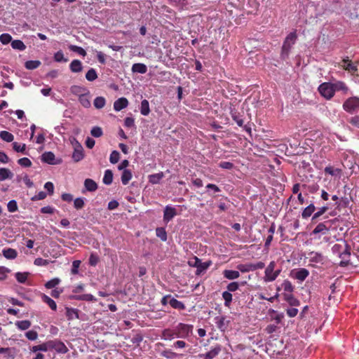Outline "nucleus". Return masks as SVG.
I'll list each match as a JSON object with an SVG mask.
<instances>
[{
	"label": "nucleus",
	"mask_w": 359,
	"mask_h": 359,
	"mask_svg": "<svg viewBox=\"0 0 359 359\" xmlns=\"http://www.w3.org/2000/svg\"><path fill=\"white\" fill-rule=\"evenodd\" d=\"M332 251L341 259L339 265L346 266L349 264H353L351 260V248L345 241L341 240L339 243H336L332 247Z\"/></svg>",
	"instance_id": "1"
},
{
	"label": "nucleus",
	"mask_w": 359,
	"mask_h": 359,
	"mask_svg": "<svg viewBox=\"0 0 359 359\" xmlns=\"http://www.w3.org/2000/svg\"><path fill=\"white\" fill-rule=\"evenodd\" d=\"M297 34L296 31L290 32L285 39L280 52V58L283 60L288 59L293 45L296 43Z\"/></svg>",
	"instance_id": "2"
},
{
	"label": "nucleus",
	"mask_w": 359,
	"mask_h": 359,
	"mask_svg": "<svg viewBox=\"0 0 359 359\" xmlns=\"http://www.w3.org/2000/svg\"><path fill=\"white\" fill-rule=\"evenodd\" d=\"M276 263L275 261H271L266 267L264 271V276L263 280L265 283L274 281L281 273V269H275Z\"/></svg>",
	"instance_id": "3"
},
{
	"label": "nucleus",
	"mask_w": 359,
	"mask_h": 359,
	"mask_svg": "<svg viewBox=\"0 0 359 359\" xmlns=\"http://www.w3.org/2000/svg\"><path fill=\"white\" fill-rule=\"evenodd\" d=\"M193 327L192 325L180 323L175 327L177 338H188L192 334Z\"/></svg>",
	"instance_id": "4"
},
{
	"label": "nucleus",
	"mask_w": 359,
	"mask_h": 359,
	"mask_svg": "<svg viewBox=\"0 0 359 359\" xmlns=\"http://www.w3.org/2000/svg\"><path fill=\"white\" fill-rule=\"evenodd\" d=\"M318 91L323 97L328 100L334 95L332 83L325 82L321 83L318 87Z\"/></svg>",
	"instance_id": "5"
},
{
	"label": "nucleus",
	"mask_w": 359,
	"mask_h": 359,
	"mask_svg": "<svg viewBox=\"0 0 359 359\" xmlns=\"http://www.w3.org/2000/svg\"><path fill=\"white\" fill-rule=\"evenodd\" d=\"M334 219L326 220L323 222L319 223L316 228L312 231L311 234L316 235L318 233L326 234L331 229L334 222Z\"/></svg>",
	"instance_id": "6"
},
{
	"label": "nucleus",
	"mask_w": 359,
	"mask_h": 359,
	"mask_svg": "<svg viewBox=\"0 0 359 359\" xmlns=\"http://www.w3.org/2000/svg\"><path fill=\"white\" fill-rule=\"evenodd\" d=\"M343 109L348 113H353L355 110L359 109V98L352 97L347 99L343 104Z\"/></svg>",
	"instance_id": "7"
},
{
	"label": "nucleus",
	"mask_w": 359,
	"mask_h": 359,
	"mask_svg": "<svg viewBox=\"0 0 359 359\" xmlns=\"http://www.w3.org/2000/svg\"><path fill=\"white\" fill-rule=\"evenodd\" d=\"M51 349H54L60 353H66L68 351V348L65 344L62 341L57 339L49 341V350Z\"/></svg>",
	"instance_id": "8"
},
{
	"label": "nucleus",
	"mask_w": 359,
	"mask_h": 359,
	"mask_svg": "<svg viewBox=\"0 0 359 359\" xmlns=\"http://www.w3.org/2000/svg\"><path fill=\"white\" fill-rule=\"evenodd\" d=\"M339 65L344 70L348 71L352 74H355V72H358L357 66L348 59V57L344 58L341 60V64H339Z\"/></svg>",
	"instance_id": "9"
},
{
	"label": "nucleus",
	"mask_w": 359,
	"mask_h": 359,
	"mask_svg": "<svg viewBox=\"0 0 359 359\" xmlns=\"http://www.w3.org/2000/svg\"><path fill=\"white\" fill-rule=\"evenodd\" d=\"M177 215V210L175 208L166 205L163 211V221L168 222Z\"/></svg>",
	"instance_id": "10"
},
{
	"label": "nucleus",
	"mask_w": 359,
	"mask_h": 359,
	"mask_svg": "<svg viewBox=\"0 0 359 359\" xmlns=\"http://www.w3.org/2000/svg\"><path fill=\"white\" fill-rule=\"evenodd\" d=\"M217 327L222 332H224L228 326L229 321L226 319L225 316H217L214 319Z\"/></svg>",
	"instance_id": "11"
},
{
	"label": "nucleus",
	"mask_w": 359,
	"mask_h": 359,
	"mask_svg": "<svg viewBox=\"0 0 359 359\" xmlns=\"http://www.w3.org/2000/svg\"><path fill=\"white\" fill-rule=\"evenodd\" d=\"M221 346L217 345L214 348H212L210 351L205 354H199L198 357L203 359H213L215 358L220 352H221Z\"/></svg>",
	"instance_id": "12"
},
{
	"label": "nucleus",
	"mask_w": 359,
	"mask_h": 359,
	"mask_svg": "<svg viewBox=\"0 0 359 359\" xmlns=\"http://www.w3.org/2000/svg\"><path fill=\"white\" fill-rule=\"evenodd\" d=\"M41 161L50 165H57L60 161H55V154L51 151H46L41 155Z\"/></svg>",
	"instance_id": "13"
},
{
	"label": "nucleus",
	"mask_w": 359,
	"mask_h": 359,
	"mask_svg": "<svg viewBox=\"0 0 359 359\" xmlns=\"http://www.w3.org/2000/svg\"><path fill=\"white\" fill-rule=\"evenodd\" d=\"M69 299L86 302H95L97 300L96 298L90 294L70 295Z\"/></svg>",
	"instance_id": "14"
},
{
	"label": "nucleus",
	"mask_w": 359,
	"mask_h": 359,
	"mask_svg": "<svg viewBox=\"0 0 359 359\" xmlns=\"http://www.w3.org/2000/svg\"><path fill=\"white\" fill-rule=\"evenodd\" d=\"M128 105V101L126 97H121L114 102V109L116 111H119L125 109Z\"/></svg>",
	"instance_id": "15"
},
{
	"label": "nucleus",
	"mask_w": 359,
	"mask_h": 359,
	"mask_svg": "<svg viewBox=\"0 0 359 359\" xmlns=\"http://www.w3.org/2000/svg\"><path fill=\"white\" fill-rule=\"evenodd\" d=\"M309 275V271L306 269L301 268L294 273L293 277L302 282L306 280Z\"/></svg>",
	"instance_id": "16"
},
{
	"label": "nucleus",
	"mask_w": 359,
	"mask_h": 359,
	"mask_svg": "<svg viewBox=\"0 0 359 359\" xmlns=\"http://www.w3.org/2000/svg\"><path fill=\"white\" fill-rule=\"evenodd\" d=\"M212 262L211 260H208L205 262H202L200 259V264H198V266L196 267V275L199 276L203 272H205L211 265Z\"/></svg>",
	"instance_id": "17"
},
{
	"label": "nucleus",
	"mask_w": 359,
	"mask_h": 359,
	"mask_svg": "<svg viewBox=\"0 0 359 359\" xmlns=\"http://www.w3.org/2000/svg\"><path fill=\"white\" fill-rule=\"evenodd\" d=\"M325 173L330 175L334 177H338L339 178L341 177L342 174V170L340 168H335L333 166L329 165L325 167Z\"/></svg>",
	"instance_id": "18"
},
{
	"label": "nucleus",
	"mask_w": 359,
	"mask_h": 359,
	"mask_svg": "<svg viewBox=\"0 0 359 359\" xmlns=\"http://www.w3.org/2000/svg\"><path fill=\"white\" fill-rule=\"evenodd\" d=\"M66 316L67 318V320H72L74 319H79V310L74 308H66Z\"/></svg>",
	"instance_id": "19"
},
{
	"label": "nucleus",
	"mask_w": 359,
	"mask_h": 359,
	"mask_svg": "<svg viewBox=\"0 0 359 359\" xmlns=\"http://www.w3.org/2000/svg\"><path fill=\"white\" fill-rule=\"evenodd\" d=\"M283 297L284 299L292 306H297L300 304V302L292 293H285Z\"/></svg>",
	"instance_id": "20"
},
{
	"label": "nucleus",
	"mask_w": 359,
	"mask_h": 359,
	"mask_svg": "<svg viewBox=\"0 0 359 359\" xmlns=\"http://www.w3.org/2000/svg\"><path fill=\"white\" fill-rule=\"evenodd\" d=\"M79 101L85 108H89L91 106L90 101L89 92L79 95Z\"/></svg>",
	"instance_id": "21"
},
{
	"label": "nucleus",
	"mask_w": 359,
	"mask_h": 359,
	"mask_svg": "<svg viewBox=\"0 0 359 359\" xmlns=\"http://www.w3.org/2000/svg\"><path fill=\"white\" fill-rule=\"evenodd\" d=\"M70 70L74 73H78L82 71L83 65L80 60H74L69 65Z\"/></svg>",
	"instance_id": "22"
},
{
	"label": "nucleus",
	"mask_w": 359,
	"mask_h": 359,
	"mask_svg": "<svg viewBox=\"0 0 359 359\" xmlns=\"http://www.w3.org/2000/svg\"><path fill=\"white\" fill-rule=\"evenodd\" d=\"M133 73L145 74L147 72V67L143 63H135L131 69Z\"/></svg>",
	"instance_id": "23"
},
{
	"label": "nucleus",
	"mask_w": 359,
	"mask_h": 359,
	"mask_svg": "<svg viewBox=\"0 0 359 359\" xmlns=\"http://www.w3.org/2000/svg\"><path fill=\"white\" fill-rule=\"evenodd\" d=\"M177 338L175 329H165L162 332V339L165 340H172Z\"/></svg>",
	"instance_id": "24"
},
{
	"label": "nucleus",
	"mask_w": 359,
	"mask_h": 359,
	"mask_svg": "<svg viewBox=\"0 0 359 359\" xmlns=\"http://www.w3.org/2000/svg\"><path fill=\"white\" fill-rule=\"evenodd\" d=\"M332 86L334 93L336 91H343L344 93H346L348 90V86L343 81H339L335 83H332Z\"/></svg>",
	"instance_id": "25"
},
{
	"label": "nucleus",
	"mask_w": 359,
	"mask_h": 359,
	"mask_svg": "<svg viewBox=\"0 0 359 359\" xmlns=\"http://www.w3.org/2000/svg\"><path fill=\"white\" fill-rule=\"evenodd\" d=\"M30 350L33 353H36L38 351L46 352L49 350V341L39 345L33 346Z\"/></svg>",
	"instance_id": "26"
},
{
	"label": "nucleus",
	"mask_w": 359,
	"mask_h": 359,
	"mask_svg": "<svg viewBox=\"0 0 359 359\" xmlns=\"http://www.w3.org/2000/svg\"><path fill=\"white\" fill-rule=\"evenodd\" d=\"M310 261L316 263H323L324 257L320 252H311L309 254Z\"/></svg>",
	"instance_id": "27"
},
{
	"label": "nucleus",
	"mask_w": 359,
	"mask_h": 359,
	"mask_svg": "<svg viewBox=\"0 0 359 359\" xmlns=\"http://www.w3.org/2000/svg\"><path fill=\"white\" fill-rule=\"evenodd\" d=\"M224 277L229 280H234L240 276V273L234 270H224L223 271Z\"/></svg>",
	"instance_id": "28"
},
{
	"label": "nucleus",
	"mask_w": 359,
	"mask_h": 359,
	"mask_svg": "<svg viewBox=\"0 0 359 359\" xmlns=\"http://www.w3.org/2000/svg\"><path fill=\"white\" fill-rule=\"evenodd\" d=\"M3 255L8 259H13L17 257L18 252L15 249L6 248L2 251Z\"/></svg>",
	"instance_id": "29"
},
{
	"label": "nucleus",
	"mask_w": 359,
	"mask_h": 359,
	"mask_svg": "<svg viewBox=\"0 0 359 359\" xmlns=\"http://www.w3.org/2000/svg\"><path fill=\"white\" fill-rule=\"evenodd\" d=\"M84 187L88 191H95L97 189V183L91 179H86L84 181Z\"/></svg>",
	"instance_id": "30"
},
{
	"label": "nucleus",
	"mask_w": 359,
	"mask_h": 359,
	"mask_svg": "<svg viewBox=\"0 0 359 359\" xmlns=\"http://www.w3.org/2000/svg\"><path fill=\"white\" fill-rule=\"evenodd\" d=\"M13 176V172L8 168H0V180L4 181L6 179H11Z\"/></svg>",
	"instance_id": "31"
},
{
	"label": "nucleus",
	"mask_w": 359,
	"mask_h": 359,
	"mask_svg": "<svg viewBox=\"0 0 359 359\" xmlns=\"http://www.w3.org/2000/svg\"><path fill=\"white\" fill-rule=\"evenodd\" d=\"M316 210V207L313 204H310L306 208H305L302 212V216L304 219H307L308 217H311V215Z\"/></svg>",
	"instance_id": "32"
},
{
	"label": "nucleus",
	"mask_w": 359,
	"mask_h": 359,
	"mask_svg": "<svg viewBox=\"0 0 359 359\" xmlns=\"http://www.w3.org/2000/svg\"><path fill=\"white\" fill-rule=\"evenodd\" d=\"M170 305L175 309L184 310L186 306L184 304L175 298H171L169 301Z\"/></svg>",
	"instance_id": "33"
},
{
	"label": "nucleus",
	"mask_w": 359,
	"mask_h": 359,
	"mask_svg": "<svg viewBox=\"0 0 359 359\" xmlns=\"http://www.w3.org/2000/svg\"><path fill=\"white\" fill-rule=\"evenodd\" d=\"M84 158L83 148L74 149L72 154V158L74 162H79Z\"/></svg>",
	"instance_id": "34"
},
{
	"label": "nucleus",
	"mask_w": 359,
	"mask_h": 359,
	"mask_svg": "<svg viewBox=\"0 0 359 359\" xmlns=\"http://www.w3.org/2000/svg\"><path fill=\"white\" fill-rule=\"evenodd\" d=\"M42 301L47 304L48 306L53 310L56 311L57 309V304L54 300H53L50 297L47 296L46 294H43L41 296Z\"/></svg>",
	"instance_id": "35"
},
{
	"label": "nucleus",
	"mask_w": 359,
	"mask_h": 359,
	"mask_svg": "<svg viewBox=\"0 0 359 359\" xmlns=\"http://www.w3.org/2000/svg\"><path fill=\"white\" fill-rule=\"evenodd\" d=\"M11 47L15 50H18L22 51L26 49L25 44L23 43L22 41L19 40V39L13 40L11 41Z\"/></svg>",
	"instance_id": "36"
},
{
	"label": "nucleus",
	"mask_w": 359,
	"mask_h": 359,
	"mask_svg": "<svg viewBox=\"0 0 359 359\" xmlns=\"http://www.w3.org/2000/svg\"><path fill=\"white\" fill-rule=\"evenodd\" d=\"M32 325V323L28 320H19L15 322V326L20 330H26Z\"/></svg>",
	"instance_id": "37"
},
{
	"label": "nucleus",
	"mask_w": 359,
	"mask_h": 359,
	"mask_svg": "<svg viewBox=\"0 0 359 359\" xmlns=\"http://www.w3.org/2000/svg\"><path fill=\"white\" fill-rule=\"evenodd\" d=\"M132 178V172L130 170L125 169L121 175L122 184L126 185Z\"/></svg>",
	"instance_id": "38"
},
{
	"label": "nucleus",
	"mask_w": 359,
	"mask_h": 359,
	"mask_svg": "<svg viewBox=\"0 0 359 359\" xmlns=\"http://www.w3.org/2000/svg\"><path fill=\"white\" fill-rule=\"evenodd\" d=\"M140 112L144 116H147L149 114L150 108L148 100H143L141 102Z\"/></svg>",
	"instance_id": "39"
},
{
	"label": "nucleus",
	"mask_w": 359,
	"mask_h": 359,
	"mask_svg": "<svg viewBox=\"0 0 359 359\" xmlns=\"http://www.w3.org/2000/svg\"><path fill=\"white\" fill-rule=\"evenodd\" d=\"M41 62L39 60H28L25 63L27 69L32 70L38 68Z\"/></svg>",
	"instance_id": "40"
},
{
	"label": "nucleus",
	"mask_w": 359,
	"mask_h": 359,
	"mask_svg": "<svg viewBox=\"0 0 359 359\" xmlns=\"http://www.w3.org/2000/svg\"><path fill=\"white\" fill-rule=\"evenodd\" d=\"M102 181L103 183L107 185H109L112 183L113 172L111 170H105Z\"/></svg>",
	"instance_id": "41"
},
{
	"label": "nucleus",
	"mask_w": 359,
	"mask_h": 359,
	"mask_svg": "<svg viewBox=\"0 0 359 359\" xmlns=\"http://www.w3.org/2000/svg\"><path fill=\"white\" fill-rule=\"evenodd\" d=\"M0 138L6 142H11L14 139V136L8 131L2 130L0 133Z\"/></svg>",
	"instance_id": "42"
},
{
	"label": "nucleus",
	"mask_w": 359,
	"mask_h": 359,
	"mask_svg": "<svg viewBox=\"0 0 359 359\" xmlns=\"http://www.w3.org/2000/svg\"><path fill=\"white\" fill-rule=\"evenodd\" d=\"M106 104V100L104 97H97L93 102V104L96 109H102Z\"/></svg>",
	"instance_id": "43"
},
{
	"label": "nucleus",
	"mask_w": 359,
	"mask_h": 359,
	"mask_svg": "<svg viewBox=\"0 0 359 359\" xmlns=\"http://www.w3.org/2000/svg\"><path fill=\"white\" fill-rule=\"evenodd\" d=\"M222 298L224 300V306L226 307H230L231 303L232 302V294L231 292L228 291H224L222 292Z\"/></svg>",
	"instance_id": "44"
},
{
	"label": "nucleus",
	"mask_w": 359,
	"mask_h": 359,
	"mask_svg": "<svg viewBox=\"0 0 359 359\" xmlns=\"http://www.w3.org/2000/svg\"><path fill=\"white\" fill-rule=\"evenodd\" d=\"M97 78V74L95 69L90 68L86 74V79L88 81H93Z\"/></svg>",
	"instance_id": "45"
},
{
	"label": "nucleus",
	"mask_w": 359,
	"mask_h": 359,
	"mask_svg": "<svg viewBox=\"0 0 359 359\" xmlns=\"http://www.w3.org/2000/svg\"><path fill=\"white\" fill-rule=\"evenodd\" d=\"M327 210H328L327 206H323V207L320 208L318 210V211L316 212V213H314V215H313V217L311 218L312 222H317V219H318V217H320L321 215H323Z\"/></svg>",
	"instance_id": "46"
},
{
	"label": "nucleus",
	"mask_w": 359,
	"mask_h": 359,
	"mask_svg": "<svg viewBox=\"0 0 359 359\" xmlns=\"http://www.w3.org/2000/svg\"><path fill=\"white\" fill-rule=\"evenodd\" d=\"M282 287L285 290V292L292 293L294 291V287L292 285V283L288 280H285L282 283Z\"/></svg>",
	"instance_id": "47"
},
{
	"label": "nucleus",
	"mask_w": 359,
	"mask_h": 359,
	"mask_svg": "<svg viewBox=\"0 0 359 359\" xmlns=\"http://www.w3.org/2000/svg\"><path fill=\"white\" fill-rule=\"evenodd\" d=\"M156 234L157 237L160 238L161 241H167V233L165 229L163 227H158L156 229Z\"/></svg>",
	"instance_id": "48"
},
{
	"label": "nucleus",
	"mask_w": 359,
	"mask_h": 359,
	"mask_svg": "<svg viewBox=\"0 0 359 359\" xmlns=\"http://www.w3.org/2000/svg\"><path fill=\"white\" fill-rule=\"evenodd\" d=\"M29 274V273L28 272H17L15 273V278L19 283H25L27 280Z\"/></svg>",
	"instance_id": "49"
},
{
	"label": "nucleus",
	"mask_w": 359,
	"mask_h": 359,
	"mask_svg": "<svg viewBox=\"0 0 359 359\" xmlns=\"http://www.w3.org/2000/svg\"><path fill=\"white\" fill-rule=\"evenodd\" d=\"M69 48L70 50L75 52L79 54L80 55H82L83 57L86 55V50L80 46H77L76 45H70L69 46Z\"/></svg>",
	"instance_id": "50"
},
{
	"label": "nucleus",
	"mask_w": 359,
	"mask_h": 359,
	"mask_svg": "<svg viewBox=\"0 0 359 359\" xmlns=\"http://www.w3.org/2000/svg\"><path fill=\"white\" fill-rule=\"evenodd\" d=\"M13 145V149L16 151V152H20V153H22V154H26L25 151H26V144H19L16 142H13L12 144Z\"/></svg>",
	"instance_id": "51"
},
{
	"label": "nucleus",
	"mask_w": 359,
	"mask_h": 359,
	"mask_svg": "<svg viewBox=\"0 0 359 359\" xmlns=\"http://www.w3.org/2000/svg\"><path fill=\"white\" fill-rule=\"evenodd\" d=\"M163 173L162 172L156 174H154L149 176V182L152 184H157L163 177Z\"/></svg>",
	"instance_id": "52"
},
{
	"label": "nucleus",
	"mask_w": 359,
	"mask_h": 359,
	"mask_svg": "<svg viewBox=\"0 0 359 359\" xmlns=\"http://www.w3.org/2000/svg\"><path fill=\"white\" fill-rule=\"evenodd\" d=\"M87 89L86 88L79 86H73L71 87V92L77 95L84 94L83 93Z\"/></svg>",
	"instance_id": "53"
},
{
	"label": "nucleus",
	"mask_w": 359,
	"mask_h": 359,
	"mask_svg": "<svg viewBox=\"0 0 359 359\" xmlns=\"http://www.w3.org/2000/svg\"><path fill=\"white\" fill-rule=\"evenodd\" d=\"M60 282H61V280L60 278H54L50 280L49 281H48L45 284V287L47 289H52V288L55 287V286H57V285H59Z\"/></svg>",
	"instance_id": "54"
},
{
	"label": "nucleus",
	"mask_w": 359,
	"mask_h": 359,
	"mask_svg": "<svg viewBox=\"0 0 359 359\" xmlns=\"http://www.w3.org/2000/svg\"><path fill=\"white\" fill-rule=\"evenodd\" d=\"M18 163L24 168H29L32 166V161L27 157H23L18 160Z\"/></svg>",
	"instance_id": "55"
},
{
	"label": "nucleus",
	"mask_w": 359,
	"mask_h": 359,
	"mask_svg": "<svg viewBox=\"0 0 359 359\" xmlns=\"http://www.w3.org/2000/svg\"><path fill=\"white\" fill-rule=\"evenodd\" d=\"M12 41V36L9 34L4 33L0 35V41L4 45L11 43Z\"/></svg>",
	"instance_id": "56"
},
{
	"label": "nucleus",
	"mask_w": 359,
	"mask_h": 359,
	"mask_svg": "<svg viewBox=\"0 0 359 359\" xmlns=\"http://www.w3.org/2000/svg\"><path fill=\"white\" fill-rule=\"evenodd\" d=\"M119 158H120L119 153L117 151L114 150L110 154L109 161L111 163L115 164L119 161Z\"/></svg>",
	"instance_id": "57"
},
{
	"label": "nucleus",
	"mask_w": 359,
	"mask_h": 359,
	"mask_svg": "<svg viewBox=\"0 0 359 359\" xmlns=\"http://www.w3.org/2000/svg\"><path fill=\"white\" fill-rule=\"evenodd\" d=\"M8 210L10 212H15L18 210V204L16 201L11 200L7 204Z\"/></svg>",
	"instance_id": "58"
},
{
	"label": "nucleus",
	"mask_w": 359,
	"mask_h": 359,
	"mask_svg": "<svg viewBox=\"0 0 359 359\" xmlns=\"http://www.w3.org/2000/svg\"><path fill=\"white\" fill-rule=\"evenodd\" d=\"M90 134L94 137H100L103 135V132L100 127L95 126L91 129Z\"/></svg>",
	"instance_id": "59"
},
{
	"label": "nucleus",
	"mask_w": 359,
	"mask_h": 359,
	"mask_svg": "<svg viewBox=\"0 0 359 359\" xmlns=\"http://www.w3.org/2000/svg\"><path fill=\"white\" fill-rule=\"evenodd\" d=\"M25 337L31 341H35L38 338V333L34 330H29L25 332Z\"/></svg>",
	"instance_id": "60"
},
{
	"label": "nucleus",
	"mask_w": 359,
	"mask_h": 359,
	"mask_svg": "<svg viewBox=\"0 0 359 359\" xmlns=\"http://www.w3.org/2000/svg\"><path fill=\"white\" fill-rule=\"evenodd\" d=\"M10 273V270L5 266H0V280H4L7 278V274Z\"/></svg>",
	"instance_id": "61"
},
{
	"label": "nucleus",
	"mask_w": 359,
	"mask_h": 359,
	"mask_svg": "<svg viewBox=\"0 0 359 359\" xmlns=\"http://www.w3.org/2000/svg\"><path fill=\"white\" fill-rule=\"evenodd\" d=\"M248 4L252 7V10L248 11L250 13L257 11L259 6V4L256 0H248Z\"/></svg>",
	"instance_id": "62"
},
{
	"label": "nucleus",
	"mask_w": 359,
	"mask_h": 359,
	"mask_svg": "<svg viewBox=\"0 0 359 359\" xmlns=\"http://www.w3.org/2000/svg\"><path fill=\"white\" fill-rule=\"evenodd\" d=\"M98 262L99 257L96 254L92 253L89 257V264L92 266H95L97 264Z\"/></svg>",
	"instance_id": "63"
},
{
	"label": "nucleus",
	"mask_w": 359,
	"mask_h": 359,
	"mask_svg": "<svg viewBox=\"0 0 359 359\" xmlns=\"http://www.w3.org/2000/svg\"><path fill=\"white\" fill-rule=\"evenodd\" d=\"M198 264H200V259L196 256L189 259L188 261V265L191 267L196 268Z\"/></svg>",
	"instance_id": "64"
}]
</instances>
